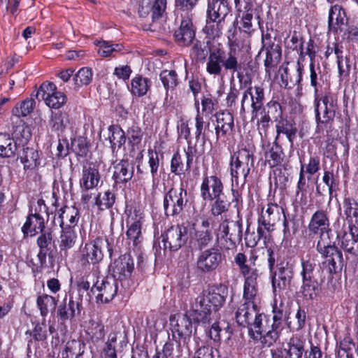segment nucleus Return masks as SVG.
Segmentation results:
<instances>
[{
	"instance_id": "f257e3e1",
	"label": "nucleus",
	"mask_w": 358,
	"mask_h": 358,
	"mask_svg": "<svg viewBox=\"0 0 358 358\" xmlns=\"http://www.w3.org/2000/svg\"><path fill=\"white\" fill-rule=\"evenodd\" d=\"M308 230L314 234H320V240L317 244V251L326 258L330 273L341 271L344 262L340 250L330 243H325L322 236L329 231V220L327 214L322 210H317L311 217L308 224Z\"/></svg>"
},
{
	"instance_id": "f03ea898",
	"label": "nucleus",
	"mask_w": 358,
	"mask_h": 358,
	"mask_svg": "<svg viewBox=\"0 0 358 358\" xmlns=\"http://www.w3.org/2000/svg\"><path fill=\"white\" fill-rule=\"evenodd\" d=\"M228 287L223 284L213 286L194 299L191 303V316L195 322L203 325L211 322L212 310L221 308L228 296Z\"/></svg>"
},
{
	"instance_id": "7ed1b4c3",
	"label": "nucleus",
	"mask_w": 358,
	"mask_h": 358,
	"mask_svg": "<svg viewBox=\"0 0 358 358\" xmlns=\"http://www.w3.org/2000/svg\"><path fill=\"white\" fill-rule=\"evenodd\" d=\"M31 136L29 126L20 120L17 124L13 127L12 136L8 134H0V156L13 157L21 147H25Z\"/></svg>"
},
{
	"instance_id": "20e7f679",
	"label": "nucleus",
	"mask_w": 358,
	"mask_h": 358,
	"mask_svg": "<svg viewBox=\"0 0 358 358\" xmlns=\"http://www.w3.org/2000/svg\"><path fill=\"white\" fill-rule=\"evenodd\" d=\"M235 73L241 68L236 51L226 53L223 50L216 49L210 52L206 62V71L214 76H221L222 69Z\"/></svg>"
},
{
	"instance_id": "39448f33",
	"label": "nucleus",
	"mask_w": 358,
	"mask_h": 358,
	"mask_svg": "<svg viewBox=\"0 0 358 358\" xmlns=\"http://www.w3.org/2000/svg\"><path fill=\"white\" fill-rule=\"evenodd\" d=\"M315 119L317 122L328 123L335 117L337 101L329 92L314 95Z\"/></svg>"
},
{
	"instance_id": "423d86ee",
	"label": "nucleus",
	"mask_w": 358,
	"mask_h": 358,
	"mask_svg": "<svg viewBox=\"0 0 358 358\" xmlns=\"http://www.w3.org/2000/svg\"><path fill=\"white\" fill-rule=\"evenodd\" d=\"M222 261L223 255L218 246L204 249L197 255L196 269L202 274H210L218 269Z\"/></svg>"
},
{
	"instance_id": "0eeeda50",
	"label": "nucleus",
	"mask_w": 358,
	"mask_h": 358,
	"mask_svg": "<svg viewBox=\"0 0 358 358\" xmlns=\"http://www.w3.org/2000/svg\"><path fill=\"white\" fill-rule=\"evenodd\" d=\"M108 245V241L101 238L85 243L80 249L79 258L80 266L85 269H90L91 265L94 266L99 264L103 257L102 249Z\"/></svg>"
},
{
	"instance_id": "6e6552de",
	"label": "nucleus",
	"mask_w": 358,
	"mask_h": 358,
	"mask_svg": "<svg viewBox=\"0 0 358 358\" xmlns=\"http://www.w3.org/2000/svg\"><path fill=\"white\" fill-rule=\"evenodd\" d=\"M285 319V313L282 309L274 307L272 319H268L266 334H264L262 338V343L264 346L270 347L277 342L284 329L283 322Z\"/></svg>"
},
{
	"instance_id": "1a4fd4ad",
	"label": "nucleus",
	"mask_w": 358,
	"mask_h": 358,
	"mask_svg": "<svg viewBox=\"0 0 358 358\" xmlns=\"http://www.w3.org/2000/svg\"><path fill=\"white\" fill-rule=\"evenodd\" d=\"M338 245L345 252L358 255V228L354 224H343L337 231Z\"/></svg>"
},
{
	"instance_id": "9d476101",
	"label": "nucleus",
	"mask_w": 358,
	"mask_h": 358,
	"mask_svg": "<svg viewBox=\"0 0 358 358\" xmlns=\"http://www.w3.org/2000/svg\"><path fill=\"white\" fill-rule=\"evenodd\" d=\"M188 228L182 225L171 226L164 234L162 235L164 243V254L166 249L170 251H177L187 243L189 235Z\"/></svg>"
},
{
	"instance_id": "9b49d317",
	"label": "nucleus",
	"mask_w": 358,
	"mask_h": 358,
	"mask_svg": "<svg viewBox=\"0 0 358 358\" xmlns=\"http://www.w3.org/2000/svg\"><path fill=\"white\" fill-rule=\"evenodd\" d=\"M264 91L261 86L248 87L244 91L241 99V113L245 112V104H250L251 108L252 120L259 116V110L264 104Z\"/></svg>"
},
{
	"instance_id": "f8f14e48",
	"label": "nucleus",
	"mask_w": 358,
	"mask_h": 358,
	"mask_svg": "<svg viewBox=\"0 0 358 358\" xmlns=\"http://www.w3.org/2000/svg\"><path fill=\"white\" fill-rule=\"evenodd\" d=\"M36 98L43 100L45 104L52 108H59L66 101V95L57 91L53 83H43L36 92Z\"/></svg>"
},
{
	"instance_id": "ddd939ff",
	"label": "nucleus",
	"mask_w": 358,
	"mask_h": 358,
	"mask_svg": "<svg viewBox=\"0 0 358 358\" xmlns=\"http://www.w3.org/2000/svg\"><path fill=\"white\" fill-rule=\"evenodd\" d=\"M95 294L97 302L108 303L112 301L117 292V282L115 278H107L101 281L97 280L91 289Z\"/></svg>"
},
{
	"instance_id": "4468645a",
	"label": "nucleus",
	"mask_w": 358,
	"mask_h": 358,
	"mask_svg": "<svg viewBox=\"0 0 358 358\" xmlns=\"http://www.w3.org/2000/svg\"><path fill=\"white\" fill-rule=\"evenodd\" d=\"M172 326L173 336L179 339V342L182 341L186 343L192 334V323L191 319L187 314H178L171 315L170 318Z\"/></svg>"
},
{
	"instance_id": "2eb2a0df",
	"label": "nucleus",
	"mask_w": 358,
	"mask_h": 358,
	"mask_svg": "<svg viewBox=\"0 0 358 358\" xmlns=\"http://www.w3.org/2000/svg\"><path fill=\"white\" fill-rule=\"evenodd\" d=\"M196 154V149L191 145H188L182 154L176 152L171 159V171L178 176L184 174L189 169Z\"/></svg>"
},
{
	"instance_id": "dca6fc26",
	"label": "nucleus",
	"mask_w": 358,
	"mask_h": 358,
	"mask_svg": "<svg viewBox=\"0 0 358 358\" xmlns=\"http://www.w3.org/2000/svg\"><path fill=\"white\" fill-rule=\"evenodd\" d=\"M271 273V282L274 292L286 289L293 278V270L288 264L277 265V269Z\"/></svg>"
},
{
	"instance_id": "f3484780",
	"label": "nucleus",
	"mask_w": 358,
	"mask_h": 358,
	"mask_svg": "<svg viewBox=\"0 0 358 358\" xmlns=\"http://www.w3.org/2000/svg\"><path fill=\"white\" fill-rule=\"evenodd\" d=\"M186 195V192L182 188H171L164 200V208L166 215H176L183 209L185 204L182 194Z\"/></svg>"
},
{
	"instance_id": "a211bd4d",
	"label": "nucleus",
	"mask_w": 358,
	"mask_h": 358,
	"mask_svg": "<svg viewBox=\"0 0 358 358\" xmlns=\"http://www.w3.org/2000/svg\"><path fill=\"white\" fill-rule=\"evenodd\" d=\"M196 29L190 19L182 20L180 27L175 31L174 38L180 46H189L195 41Z\"/></svg>"
},
{
	"instance_id": "6ab92c4d",
	"label": "nucleus",
	"mask_w": 358,
	"mask_h": 358,
	"mask_svg": "<svg viewBox=\"0 0 358 358\" xmlns=\"http://www.w3.org/2000/svg\"><path fill=\"white\" fill-rule=\"evenodd\" d=\"M166 8V0H155L150 3L148 0H143L138 8L139 15L142 17L151 14L153 22L162 17Z\"/></svg>"
},
{
	"instance_id": "aec40b11",
	"label": "nucleus",
	"mask_w": 358,
	"mask_h": 358,
	"mask_svg": "<svg viewBox=\"0 0 358 358\" xmlns=\"http://www.w3.org/2000/svg\"><path fill=\"white\" fill-rule=\"evenodd\" d=\"M134 268V264L131 255L129 254L121 255L113 263V278L120 280L129 278Z\"/></svg>"
},
{
	"instance_id": "412c9836",
	"label": "nucleus",
	"mask_w": 358,
	"mask_h": 358,
	"mask_svg": "<svg viewBox=\"0 0 358 358\" xmlns=\"http://www.w3.org/2000/svg\"><path fill=\"white\" fill-rule=\"evenodd\" d=\"M219 230L222 234V237L229 240L232 243L239 242L242 239V222L241 220H224L219 227Z\"/></svg>"
},
{
	"instance_id": "4be33fe9",
	"label": "nucleus",
	"mask_w": 358,
	"mask_h": 358,
	"mask_svg": "<svg viewBox=\"0 0 358 358\" xmlns=\"http://www.w3.org/2000/svg\"><path fill=\"white\" fill-rule=\"evenodd\" d=\"M347 22L345 12L341 6L335 5L330 8L328 17V27L330 31H341Z\"/></svg>"
},
{
	"instance_id": "5701e85b",
	"label": "nucleus",
	"mask_w": 358,
	"mask_h": 358,
	"mask_svg": "<svg viewBox=\"0 0 358 358\" xmlns=\"http://www.w3.org/2000/svg\"><path fill=\"white\" fill-rule=\"evenodd\" d=\"M258 313L257 304L244 302L238 306L236 312V322L240 326L248 328Z\"/></svg>"
},
{
	"instance_id": "b1692460",
	"label": "nucleus",
	"mask_w": 358,
	"mask_h": 358,
	"mask_svg": "<svg viewBox=\"0 0 358 358\" xmlns=\"http://www.w3.org/2000/svg\"><path fill=\"white\" fill-rule=\"evenodd\" d=\"M216 125L215 134L217 138L231 133L234 127L233 115L229 111H220L215 114Z\"/></svg>"
},
{
	"instance_id": "393cba45",
	"label": "nucleus",
	"mask_w": 358,
	"mask_h": 358,
	"mask_svg": "<svg viewBox=\"0 0 358 358\" xmlns=\"http://www.w3.org/2000/svg\"><path fill=\"white\" fill-rule=\"evenodd\" d=\"M234 262L245 278L244 282L257 283L259 271L255 267L252 266L251 264H246L247 259L243 253H238L234 258Z\"/></svg>"
},
{
	"instance_id": "a878e982",
	"label": "nucleus",
	"mask_w": 358,
	"mask_h": 358,
	"mask_svg": "<svg viewBox=\"0 0 358 358\" xmlns=\"http://www.w3.org/2000/svg\"><path fill=\"white\" fill-rule=\"evenodd\" d=\"M281 212L283 213V210L277 204L268 203L266 211H262L258 224L264 225L266 231H271V227L280 220Z\"/></svg>"
},
{
	"instance_id": "bb28decb",
	"label": "nucleus",
	"mask_w": 358,
	"mask_h": 358,
	"mask_svg": "<svg viewBox=\"0 0 358 358\" xmlns=\"http://www.w3.org/2000/svg\"><path fill=\"white\" fill-rule=\"evenodd\" d=\"M230 12V8L227 0H208L206 16L213 19L226 20Z\"/></svg>"
},
{
	"instance_id": "cd10ccee",
	"label": "nucleus",
	"mask_w": 358,
	"mask_h": 358,
	"mask_svg": "<svg viewBox=\"0 0 358 358\" xmlns=\"http://www.w3.org/2000/svg\"><path fill=\"white\" fill-rule=\"evenodd\" d=\"M268 323V318L263 313H258L251 324L248 327L249 336L255 339H259L262 342V338L266 334Z\"/></svg>"
},
{
	"instance_id": "c85d7f7f",
	"label": "nucleus",
	"mask_w": 358,
	"mask_h": 358,
	"mask_svg": "<svg viewBox=\"0 0 358 358\" xmlns=\"http://www.w3.org/2000/svg\"><path fill=\"white\" fill-rule=\"evenodd\" d=\"M58 218L60 220V226L63 229H72L79 220V211L74 206H64L59 210Z\"/></svg>"
},
{
	"instance_id": "c756f323",
	"label": "nucleus",
	"mask_w": 358,
	"mask_h": 358,
	"mask_svg": "<svg viewBox=\"0 0 358 358\" xmlns=\"http://www.w3.org/2000/svg\"><path fill=\"white\" fill-rule=\"evenodd\" d=\"M275 122V129L277 133L275 139V141H278L280 134H284L286 135L289 142L290 143V145H292L297 132L296 127L292 124V122L283 118L282 117H280L279 119H276Z\"/></svg>"
},
{
	"instance_id": "7c9ffc66",
	"label": "nucleus",
	"mask_w": 358,
	"mask_h": 358,
	"mask_svg": "<svg viewBox=\"0 0 358 358\" xmlns=\"http://www.w3.org/2000/svg\"><path fill=\"white\" fill-rule=\"evenodd\" d=\"M222 188L221 180H203L201 186V195L204 199L213 200L220 196Z\"/></svg>"
},
{
	"instance_id": "2f4dec72",
	"label": "nucleus",
	"mask_w": 358,
	"mask_h": 358,
	"mask_svg": "<svg viewBox=\"0 0 358 358\" xmlns=\"http://www.w3.org/2000/svg\"><path fill=\"white\" fill-rule=\"evenodd\" d=\"M45 227L43 218L39 213L30 214L26 220V222L22 227L24 234L33 233L35 235L38 232H42Z\"/></svg>"
},
{
	"instance_id": "473e14b6",
	"label": "nucleus",
	"mask_w": 358,
	"mask_h": 358,
	"mask_svg": "<svg viewBox=\"0 0 358 358\" xmlns=\"http://www.w3.org/2000/svg\"><path fill=\"white\" fill-rule=\"evenodd\" d=\"M226 24V20L213 19L206 16V25L203 31L209 38H215L222 34V30Z\"/></svg>"
},
{
	"instance_id": "72a5a7b5",
	"label": "nucleus",
	"mask_w": 358,
	"mask_h": 358,
	"mask_svg": "<svg viewBox=\"0 0 358 358\" xmlns=\"http://www.w3.org/2000/svg\"><path fill=\"white\" fill-rule=\"evenodd\" d=\"M305 341L299 336L291 337L285 349L289 358H297L301 357L304 352Z\"/></svg>"
},
{
	"instance_id": "f704fd0d",
	"label": "nucleus",
	"mask_w": 358,
	"mask_h": 358,
	"mask_svg": "<svg viewBox=\"0 0 358 358\" xmlns=\"http://www.w3.org/2000/svg\"><path fill=\"white\" fill-rule=\"evenodd\" d=\"M57 301L56 299L47 294H43L38 296L36 299L37 307L40 310L42 317H45L49 313L55 310Z\"/></svg>"
},
{
	"instance_id": "c9c22d12",
	"label": "nucleus",
	"mask_w": 358,
	"mask_h": 358,
	"mask_svg": "<svg viewBox=\"0 0 358 358\" xmlns=\"http://www.w3.org/2000/svg\"><path fill=\"white\" fill-rule=\"evenodd\" d=\"M266 51L264 66L266 71L269 73L277 66L281 59V48L278 45L268 48H264Z\"/></svg>"
},
{
	"instance_id": "e433bc0d",
	"label": "nucleus",
	"mask_w": 358,
	"mask_h": 358,
	"mask_svg": "<svg viewBox=\"0 0 358 358\" xmlns=\"http://www.w3.org/2000/svg\"><path fill=\"white\" fill-rule=\"evenodd\" d=\"M60 252L66 255L69 250L71 249L76 244L77 235L73 229H63L59 237Z\"/></svg>"
},
{
	"instance_id": "4c0bfd02",
	"label": "nucleus",
	"mask_w": 358,
	"mask_h": 358,
	"mask_svg": "<svg viewBox=\"0 0 358 358\" xmlns=\"http://www.w3.org/2000/svg\"><path fill=\"white\" fill-rule=\"evenodd\" d=\"M66 297L63 300V302L59 306L58 315L63 320L71 319L76 315V310L79 313L80 303L78 301H73L70 299L69 302H66Z\"/></svg>"
},
{
	"instance_id": "58836bf2",
	"label": "nucleus",
	"mask_w": 358,
	"mask_h": 358,
	"mask_svg": "<svg viewBox=\"0 0 358 358\" xmlns=\"http://www.w3.org/2000/svg\"><path fill=\"white\" fill-rule=\"evenodd\" d=\"M284 72L281 74L282 85L286 88H292L299 85L302 79L303 65L297 62L296 72L294 76H289L287 67L284 68Z\"/></svg>"
},
{
	"instance_id": "ea45409f",
	"label": "nucleus",
	"mask_w": 358,
	"mask_h": 358,
	"mask_svg": "<svg viewBox=\"0 0 358 358\" xmlns=\"http://www.w3.org/2000/svg\"><path fill=\"white\" fill-rule=\"evenodd\" d=\"M22 151L20 152L19 156L21 162L24 164V168L26 169H32L37 166L38 159V152L28 147H21Z\"/></svg>"
},
{
	"instance_id": "a19ab883",
	"label": "nucleus",
	"mask_w": 358,
	"mask_h": 358,
	"mask_svg": "<svg viewBox=\"0 0 358 358\" xmlns=\"http://www.w3.org/2000/svg\"><path fill=\"white\" fill-rule=\"evenodd\" d=\"M85 345L79 341H69L62 352V358H80L84 352Z\"/></svg>"
},
{
	"instance_id": "79ce46f5",
	"label": "nucleus",
	"mask_w": 358,
	"mask_h": 358,
	"mask_svg": "<svg viewBox=\"0 0 358 358\" xmlns=\"http://www.w3.org/2000/svg\"><path fill=\"white\" fill-rule=\"evenodd\" d=\"M150 87V81L141 76L134 77L131 81L130 91L132 94L143 96L148 92Z\"/></svg>"
},
{
	"instance_id": "37998d69",
	"label": "nucleus",
	"mask_w": 358,
	"mask_h": 358,
	"mask_svg": "<svg viewBox=\"0 0 358 358\" xmlns=\"http://www.w3.org/2000/svg\"><path fill=\"white\" fill-rule=\"evenodd\" d=\"M231 162L252 167L254 163L253 151L250 148H241L231 158Z\"/></svg>"
},
{
	"instance_id": "c03bdc74",
	"label": "nucleus",
	"mask_w": 358,
	"mask_h": 358,
	"mask_svg": "<svg viewBox=\"0 0 358 358\" xmlns=\"http://www.w3.org/2000/svg\"><path fill=\"white\" fill-rule=\"evenodd\" d=\"M96 45L99 47L97 52L102 57H114V53L120 52L123 48L122 44L106 41H98Z\"/></svg>"
},
{
	"instance_id": "a18cd8bd",
	"label": "nucleus",
	"mask_w": 358,
	"mask_h": 358,
	"mask_svg": "<svg viewBox=\"0 0 358 358\" xmlns=\"http://www.w3.org/2000/svg\"><path fill=\"white\" fill-rule=\"evenodd\" d=\"M109 141L111 148L115 150L116 147L120 148L125 143L126 137L124 131L117 125H111L108 128Z\"/></svg>"
},
{
	"instance_id": "49530a36",
	"label": "nucleus",
	"mask_w": 358,
	"mask_h": 358,
	"mask_svg": "<svg viewBox=\"0 0 358 358\" xmlns=\"http://www.w3.org/2000/svg\"><path fill=\"white\" fill-rule=\"evenodd\" d=\"M117 338V332H112L108 335L107 341L101 350V358H117L115 349Z\"/></svg>"
},
{
	"instance_id": "de8ad7c7",
	"label": "nucleus",
	"mask_w": 358,
	"mask_h": 358,
	"mask_svg": "<svg viewBox=\"0 0 358 358\" xmlns=\"http://www.w3.org/2000/svg\"><path fill=\"white\" fill-rule=\"evenodd\" d=\"M345 214L350 222L358 228V203L352 199H345L343 203Z\"/></svg>"
},
{
	"instance_id": "09e8293b",
	"label": "nucleus",
	"mask_w": 358,
	"mask_h": 358,
	"mask_svg": "<svg viewBox=\"0 0 358 358\" xmlns=\"http://www.w3.org/2000/svg\"><path fill=\"white\" fill-rule=\"evenodd\" d=\"M68 123V115L66 113H52L49 124L53 130L57 131H63Z\"/></svg>"
},
{
	"instance_id": "8fccbe9b",
	"label": "nucleus",
	"mask_w": 358,
	"mask_h": 358,
	"mask_svg": "<svg viewBox=\"0 0 358 358\" xmlns=\"http://www.w3.org/2000/svg\"><path fill=\"white\" fill-rule=\"evenodd\" d=\"M318 282L315 279L302 280L301 293L308 300H313L317 294Z\"/></svg>"
},
{
	"instance_id": "3c124183",
	"label": "nucleus",
	"mask_w": 358,
	"mask_h": 358,
	"mask_svg": "<svg viewBox=\"0 0 358 358\" xmlns=\"http://www.w3.org/2000/svg\"><path fill=\"white\" fill-rule=\"evenodd\" d=\"M133 167L126 162H121L113 168V179H131Z\"/></svg>"
},
{
	"instance_id": "603ef678",
	"label": "nucleus",
	"mask_w": 358,
	"mask_h": 358,
	"mask_svg": "<svg viewBox=\"0 0 358 358\" xmlns=\"http://www.w3.org/2000/svg\"><path fill=\"white\" fill-rule=\"evenodd\" d=\"M160 80L166 90V94H168V90L175 88L178 85V76L173 70H164L159 74Z\"/></svg>"
},
{
	"instance_id": "864d4df0",
	"label": "nucleus",
	"mask_w": 358,
	"mask_h": 358,
	"mask_svg": "<svg viewBox=\"0 0 358 358\" xmlns=\"http://www.w3.org/2000/svg\"><path fill=\"white\" fill-rule=\"evenodd\" d=\"M267 161L271 166H276L280 164L283 159V152L280 145L275 141L273 146L266 155Z\"/></svg>"
},
{
	"instance_id": "5fc2aeb1",
	"label": "nucleus",
	"mask_w": 358,
	"mask_h": 358,
	"mask_svg": "<svg viewBox=\"0 0 358 358\" xmlns=\"http://www.w3.org/2000/svg\"><path fill=\"white\" fill-rule=\"evenodd\" d=\"M257 119V129L259 134L263 136H267V131L270 125V122H271V115L266 113V109L264 108V106H262V108L259 110V116Z\"/></svg>"
},
{
	"instance_id": "6e6d98bb",
	"label": "nucleus",
	"mask_w": 358,
	"mask_h": 358,
	"mask_svg": "<svg viewBox=\"0 0 358 358\" xmlns=\"http://www.w3.org/2000/svg\"><path fill=\"white\" fill-rule=\"evenodd\" d=\"M115 201V194L110 189L106 191L103 195L99 194L96 198L95 204L103 210L113 206Z\"/></svg>"
},
{
	"instance_id": "4d7b16f0",
	"label": "nucleus",
	"mask_w": 358,
	"mask_h": 358,
	"mask_svg": "<svg viewBox=\"0 0 358 358\" xmlns=\"http://www.w3.org/2000/svg\"><path fill=\"white\" fill-rule=\"evenodd\" d=\"M35 101L32 99H27L21 103H17L13 108L12 113L17 117H25L34 109Z\"/></svg>"
},
{
	"instance_id": "13d9d810",
	"label": "nucleus",
	"mask_w": 358,
	"mask_h": 358,
	"mask_svg": "<svg viewBox=\"0 0 358 358\" xmlns=\"http://www.w3.org/2000/svg\"><path fill=\"white\" fill-rule=\"evenodd\" d=\"M213 234L212 230H199L195 234V242L200 251L208 249L207 247L213 241Z\"/></svg>"
},
{
	"instance_id": "bf43d9fd",
	"label": "nucleus",
	"mask_w": 358,
	"mask_h": 358,
	"mask_svg": "<svg viewBox=\"0 0 358 358\" xmlns=\"http://www.w3.org/2000/svg\"><path fill=\"white\" fill-rule=\"evenodd\" d=\"M301 275L302 280L314 279L313 271L315 267V262L313 258L310 256H306L305 258L301 259Z\"/></svg>"
},
{
	"instance_id": "052dcab7",
	"label": "nucleus",
	"mask_w": 358,
	"mask_h": 358,
	"mask_svg": "<svg viewBox=\"0 0 358 358\" xmlns=\"http://www.w3.org/2000/svg\"><path fill=\"white\" fill-rule=\"evenodd\" d=\"M92 71L91 69L81 68L75 75L73 80L78 87L89 85L92 80Z\"/></svg>"
},
{
	"instance_id": "680f3d73",
	"label": "nucleus",
	"mask_w": 358,
	"mask_h": 358,
	"mask_svg": "<svg viewBox=\"0 0 358 358\" xmlns=\"http://www.w3.org/2000/svg\"><path fill=\"white\" fill-rule=\"evenodd\" d=\"M243 299L245 302L257 304L258 300L257 283L244 282Z\"/></svg>"
},
{
	"instance_id": "e2e57ef3",
	"label": "nucleus",
	"mask_w": 358,
	"mask_h": 358,
	"mask_svg": "<svg viewBox=\"0 0 358 358\" xmlns=\"http://www.w3.org/2000/svg\"><path fill=\"white\" fill-rule=\"evenodd\" d=\"M320 67L315 68L313 62L310 64V85L314 88V95L320 94L319 87H321L322 80Z\"/></svg>"
},
{
	"instance_id": "0e129e2a",
	"label": "nucleus",
	"mask_w": 358,
	"mask_h": 358,
	"mask_svg": "<svg viewBox=\"0 0 358 358\" xmlns=\"http://www.w3.org/2000/svg\"><path fill=\"white\" fill-rule=\"evenodd\" d=\"M129 143L132 146L138 145L143 139V131L141 128L136 124H133L127 130Z\"/></svg>"
},
{
	"instance_id": "69168bd1",
	"label": "nucleus",
	"mask_w": 358,
	"mask_h": 358,
	"mask_svg": "<svg viewBox=\"0 0 358 358\" xmlns=\"http://www.w3.org/2000/svg\"><path fill=\"white\" fill-rule=\"evenodd\" d=\"M128 238L133 241L134 245H137L141 237V223L139 220L134 222L127 231Z\"/></svg>"
},
{
	"instance_id": "338daca9",
	"label": "nucleus",
	"mask_w": 358,
	"mask_h": 358,
	"mask_svg": "<svg viewBox=\"0 0 358 358\" xmlns=\"http://www.w3.org/2000/svg\"><path fill=\"white\" fill-rule=\"evenodd\" d=\"M148 164L150 168V172L152 177L155 178H160V174H158L159 167V154L152 150H148Z\"/></svg>"
},
{
	"instance_id": "774afa93",
	"label": "nucleus",
	"mask_w": 358,
	"mask_h": 358,
	"mask_svg": "<svg viewBox=\"0 0 358 358\" xmlns=\"http://www.w3.org/2000/svg\"><path fill=\"white\" fill-rule=\"evenodd\" d=\"M250 168L251 167L248 166L244 167L242 164L230 162L231 175L232 178L236 179H245L250 172Z\"/></svg>"
}]
</instances>
